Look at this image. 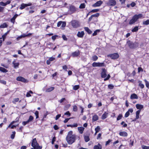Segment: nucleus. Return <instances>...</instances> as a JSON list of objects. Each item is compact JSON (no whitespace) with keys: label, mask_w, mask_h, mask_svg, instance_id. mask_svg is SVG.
<instances>
[{"label":"nucleus","mask_w":149,"mask_h":149,"mask_svg":"<svg viewBox=\"0 0 149 149\" xmlns=\"http://www.w3.org/2000/svg\"><path fill=\"white\" fill-rule=\"evenodd\" d=\"M142 17L143 15L141 14L135 15L132 17V19L129 21V24L130 25L133 24L136 22L138 19L141 18Z\"/></svg>","instance_id":"nucleus-2"},{"label":"nucleus","mask_w":149,"mask_h":149,"mask_svg":"<svg viewBox=\"0 0 149 149\" xmlns=\"http://www.w3.org/2000/svg\"><path fill=\"white\" fill-rule=\"evenodd\" d=\"M119 143V141L118 140H117L116 141L113 142V145L115 147H116L118 146V144H117Z\"/></svg>","instance_id":"nucleus-44"},{"label":"nucleus","mask_w":149,"mask_h":149,"mask_svg":"<svg viewBox=\"0 0 149 149\" xmlns=\"http://www.w3.org/2000/svg\"><path fill=\"white\" fill-rule=\"evenodd\" d=\"M143 24L148 25L149 24V19H147L146 21H143Z\"/></svg>","instance_id":"nucleus-41"},{"label":"nucleus","mask_w":149,"mask_h":149,"mask_svg":"<svg viewBox=\"0 0 149 149\" xmlns=\"http://www.w3.org/2000/svg\"><path fill=\"white\" fill-rule=\"evenodd\" d=\"M107 71L105 68H102V71L101 73V76L102 78H105L104 80L106 81L109 79L110 77V74H108L107 75Z\"/></svg>","instance_id":"nucleus-3"},{"label":"nucleus","mask_w":149,"mask_h":149,"mask_svg":"<svg viewBox=\"0 0 149 149\" xmlns=\"http://www.w3.org/2000/svg\"><path fill=\"white\" fill-rule=\"evenodd\" d=\"M78 130L79 133L81 134H82L84 130V128L82 127H78Z\"/></svg>","instance_id":"nucleus-18"},{"label":"nucleus","mask_w":149,"mask_h":149,"mask_svg":"<svg viewBox=\"0 0 149 149\" xmlns=\"http://www.w3.org/2000/svg\"><path fill=\"white\" fill-rule=\"evenodd\" d=\"M100 15V14L98 13H97L96 14L93 15H91V17H98Z\"/></svg>","instance_id":"nucleus-51"},{"label":"nucleus","mask_w":149,"mask_h":149,"mask_svg":"<svg viewBox=\"0 0 149 149\" xmlns=\"http://www.w3.org/2000/svg\"><path fill=\"white\" fill-rule=\"evenodd\" d=\"M73 132L70 131L69 132L66 137V140L69 145H71L74 143L76 139L77 135L73 134Z\"/></svg>","instance_id":"nucleus-1"},{"label":"nucleus","mask_w":149,"mask_h":149,"mask_svg":"<svg viewBox=\"0 0 149 149\" xmlns=\"http://www.w3.org/2000/svg\"><path fill=\"white\" fill-rule=\"evenodd\" d=\"M108 115V113L105 112L102 115L101 118L102 119L104 120L106 118Z\"/></svg>","instance_id":"nucleus-22"},{"label":"nucleus","mask_w":149,"mask_h":149,"mask_svg":"<svg viewBox=\"0 0 149 149\" xmlns=\"http://www.w3.org/2000/svg\"><path fill=\"white\" fill-rule=\"evenodd\" d=\"M8 26V25L6 23H3L1 24L0 26V28H6Z\"/></svg>","instance_id":"nucleus-29"},{"label":"nucleus","mask_w":149,"mask_h":149,"mask_svg":"<svg viewBox=\"0 0 149 149\" xmlns=\"http://www.w3.org/2000/svg\"><path fill=\"white\" fill-rule=\"evenodd\" d=\"M66 25V23L65 22H62V23L61 24V27L62 28L65 27Z\"/></svg>","instance_id":"nucleus-56"},{"label":"nucleus","mask_w":149,"mask_h":149,"mask_svg":"<svg viewBox=\"0 0 149 149\" xmlns=\"http://www.w3.org/2000/svg\"><path fill=\"white\" fill-rule=\"evenodd\" d=\"M16 132L15 131L12 132V134L11 135V139H13L14 138Z\"/></svg>","instance_id":"nucleus-43"},{"label":"nucleus","mask_w":149,"mask_h":149,"mask_svg":"<svg viewBox=\"0 0 149 149\" xmlns=\"http://www.w3.org/2000/svg\"><path fill=\"white\" fill-rule=\"evenodd\" d=\"M144 81L146 83V87L147 88H149V82L148 81H147V80L146 79H145Z\"/></svg>","instance_id":"nucleus-50"},{"label":"nucleus","mask_w":149,"mask_h":149,"mask_svg":"<svg viewBox=\"0 0 149 149\" xmlns=\"http://www.w3.org/2000/svg\"><path fill=\"white\" fill-rule=\"evenodd\" d=\"M10 0L7 1L6 3H4L3 1H1L0 2V5L3 6H5L7 5L10 4Z\"/></svg>","instance_id":"nucleus-11"},{"label":"nucleus","mask_w":149,"mask_h":149,"mask_svg":"<svg viewBox=\"0 0 149 149\" xmlns=\"http://www.w3.org/2000/svg\"><path fill=\"white\" fill-rule=\"evenodd\" d=\"M102 146L100 143H98L97 145L94 146L93 148V149H102Z\"/></svg>","instance_id":"nucleus-17"},{"label":"nucleus","mask_w":149,"mask_h":149,"mask_svg":"<svg viewBox=\"0 0 149 149\" xmlns=\"http://www.w3.org/2000/svg\"><path fill=\"white\" fill-rule=\"evenodd\" d=\"M140 112V110H138L136 111V119H137L139 118V114Z\"/></svg>","instance_id":"nucleus-31"},{"label":"nucleus","mask_w":149,"mask_h":149,"mask_svg":"<svg viewBox=\"0 0 149 149\" xmlns=\"http://www.w3.org/2000/svg\"><path fill=\"white\" fill-rule=\"evenodd\" d=\"M123 117L122 115L121 114H119L117 118V120H120L122 117Z\"/></svg>","instance_id":"nucleus-49"},{"label":"nucleus","mask_w":149,"mask_h":149,"mask_svg":"<svg viewBox=\"0 0 149 149\" xmlns=\"http://www.w3.org/2000/svg\"><path fill=\"white\" fill-rule=\"evenodd\" d=\"M53 128L55 130H58L59 128L58 127V126L56 125H55L54 126Z\"/></svg>","instance_id":"nucleus-63"},{"label":"nucleus","mask_w":149,"mask_h":149,"mask_svg":"<svg viewBox=\"0 0 149 149\" xmlns=\"http://www.w3.org/2000/svg\"><path fill=\"white\" fill-rule=\"evenodd\" d=\"M80 54L79 51V50H77L72 53V56L73 57H76L78 56Z\"/></svg>","instance_id":"nucleus-9"},{"label":"nucleus","mask_w":149,"mask_h":149,"mask_svg":"<svg viewBox=\"0 0 149 149\" xmlns=\"http://www.w3.org/2000/svg\"><path fill=\"white\" fill-rule=\"evenodd\" d=\"M33 117L32 116H30L27 120L29 123V122L31 121L33 119Z\"/></svg>","instance_id":"nucleus-45"},{"label":"nucleus","mask_w":149,"mask_h":149,"mask_svg":"<svg viewBox=\"0 0 149 149\" xmlns=\"http://www.w3.org/2000/svg\"><path fill=\"white\" fill-rule=\"evenodd\" d=\"M79 88V85H76L73 87V89L74 90H77Z\"/></svg>","instance_id":"nucleus-40"},{"label":"nucleus","mask_w":149,"mask_h":149,"mask_svg":"<svg viewBox=\"0 0 149 149\" xmlns=\"http://www.w3.org/2000/svg\"><path fill=\"white\" fill-rule=\"evenodd\" d=\"M29 123V122L28 121V120H27L26 121H23L22 123V124L23 125L25 126L26 124L28 123Z\"/></svg>","instance_id":"nucleus-62"},{"label":"nucleus","mask_w":149,"mask_h":149,"mask_svg":"<svg viewBox=\"0 0 149 149\" xmlns=\"http://www.w3.org/2000/svg\"><path fill=\"white\" fill-rule=\"evenodd\" d=\"M62 38L64 40L66 41L67 40V38L65 35L63 34L62 35Z\"/></svg>","instance_id":"nucleus-60"},{"label":"nucleus","mask_w":149,"mask_h":149,"mask_svg":"<svg viewBox=\"0 0 149 149\" xmlns=\"http://www.w3.org/2000/svg\"><path fill=\"white\" fill-rule=\"evenodd\" d=\"M54 89V87H51L50 88L47 89L46 90V91L47 92H49L53 90Z\"/></svg>","instance_id":"nucleus-30"},{"label":"nucleus","mask_w":149,"mask_h":149,"mask_svg":"<svg viewBox=\"0 0 149 149\" xmlns=\"http://www.w3.org/2000/svg\"><path fill=\"white\" fill-rule=\"evenodd\" d=\"M84 138L86 142H88L90 140L89 137L88 136H84Z\"/></svg>","instance_id":"nucleus-32"},{"label":"nucleus","mask_w":149,"mask_h":149,"mask_svg":"<svg viewBox=\"0 0 149 149\" xmlns=\"http://www.w3.org/2000/svg\"><path fill=\"white\" fill-rule=\"evenodd\" d=\"M98 117L96 114L94 115L92 117V120L93 122H94L97 120L98 119Z\"/></svg>","instance_id":"nucleus-19"},{"label":"nucleus","mask_w":149,"mask_h":149,"mask_svg":"<svg viewBox=\"0 0 149 149\" xmlns=\"http://www.w3.org/2000/svg\"><path fill=\"white\" fill-rule=\"evenodd\" d=\"M39 144L38 143L36 139V138H34L32 140L31 146L32 147H33L34 146H37L39 145Z\"/></svg>","instance_id":"nucleus-8"},{"label":"nucleus","mask_w":149,"mask_h":149,"mask_svg":"<svg viewBox=\"0 0 149 149\" xmlns=\"http://www.w3.org/2000/svg\"><path fill=\"white\" fill-rule=\"evenodd\" d=\"M127 44L129 47L132 49L137 48L139 46V44L136 42H134L129 40L127 42Z\"/></svg>","instance_id":"nucleus-4"},{"label":"nucleus","mask_w":149,"mask_h":149,"mask_svg":"<svg viewBox=\"0 0 149 149\" xmlns=\"http://www.w3.org/2000/svg\"><path fill=\"white\" fill-rule=\"evenodd\" d=\"M32 148H31V149H42V147L40 146L39 145H38L36 146H33L32 147Z\"/></svg>","instance_id":"nucleus-27"},{"label":"nucleus","mask_w":149,"mask_h":149,"mask_svg":"<svg viewBox=\"0 0 149 149\" xmlns=\"http://www.w3.org/2000/svg\"><path fill=\"white\" fill-rule=\"evenodd\" d=\"M84 29L88 34H91L92 33V31L88 27H85Z\"/></svg>","instance_id":"nucleus-26"},{"label":"nucleus","mask_w":149,"mask_h":149,"mask_svg":"<svg viewBox=\"0 0 149 149\" xmlns=\"http://www.w3.org/2000/svg\"><path fill=\"white\" fill-rule=\"evenodd\" d=\"M15 60L14 59L12 62V64L13 65V67L15 69L18 68L19 67V62L16 63Z\"/></svg>","instance_id":"nucleus-7"},{"label":"nucleus","mask_w":149,"mask_h":149,"mask_svg":"<svg viewBox=\"0 0 149 149\" xmlns=\"http://www.w3.org/2000/svg\"><path fill=\"white\" fill-rule=\"evenodd\" d=\"M66 100V99L65 98H63L62 99H61L60 100H59L58 101V102L60 103H62L63 102H64V101H65Z\"/></svg>","instance_id":"nucleus-55"},{"label":"nucleus","mask_w":149,"mask_h":149,"mask_svg":"<svg viewBox=\"0 0 149 149\" xmlns=\"http://www.w3.org/2000/svg\"><path fill=\"white\" fill-rule=\"evenodd\" d=\"M98 57L96 55H94L92 57V60L93 61H96L98 59Z\"/></svg>","instance_id":"nucleus-38"},{"label":"nucleus","mask_w":149,"mask_h":149,"mask_svg":"<svg viewBox=\"0 0 149 149\" xmlns=\"http://www.w3.org/2000/svg\"><path fill=\"white\" fill-rule=\"evenodd\" d=\"M18 15L17 14H15L13 17L10 19V22L13 24H14L15 22V20Z\"/></svg>","instance_id":"nucleus-15"},{"label":"nucleus","mask_w":149,"mask_h":149,"mask_svg":"<svg viewBox=\"0 0 149 149\" xmlns=\"http://www.w3.org/2000/svg\"><path fill=\"white\" fill-rule=\"evenodd\" d=\"M32 35V33H29L27 34L24 33L21 35V36L22 38H25L26 37H29Z\"/></svg>","instance_id":"nucleus-28"},{"label":"nucleus","mask_w":149,"mask_h":149,"mask_svg":"<svg viewBox=\"0 0 149 149\" xmlns=\"http://www.w3.org/2000/svg\"><path fill=\"white\" fill-rule=\"evenodd\" d=\"M99 9H96L92 10L91 11L92 13H96L98 12L99 10Z\"/></svg>","instance_id":"nucleus-58"},{"label":"nucleus","mask_w":149,"mask_h":149,"mask_svg":"<svg viewBox=\"0 0 149 149\" xmlns=\"http://www.w3.org/2000/svg\"><path fill=\"white\" fill-rule=\"evenodd\" d=\"M136 107L137 109H139V110H141L143 108V105L139 104H137L136 105Z\"/></svg>","instance_id":"nucleus-20"},{"label":"nucleus","mask_w":149,"mask_h":149,"mask_svg":"<svg viewBox=\"0 0 149 149\" xmlns=\"http://www.w3.org/2000/svg\"><path fill=\"white\" fill-rule=\"evenodd\" d=\"M78 124L77 123H74L73 125H67V127H77Z\"/></svg>","instance_id":"nucleus-24"},{"label":"nucleus","mask_w":149,"mask_h":149,"mask_svg":"<svg viewBox=\"0 0 149 149\" xmlns=\"http://www.w3.org/2000/svg\"><path fill=\"white\" fill-rule=\"evenodd\" d=\"M98 67H103L105 66V64L104 62L99 63L98 62Z\"/></svg>","instance_id":"nucleus-42"},{"label":"nucleus","mask_w":149,"mask_h":149,"mask_svg":"<svg viewBox=\"0 0 149 149\" xmlns=\"http://www.w3.org/2000/svg\"><path fill=\"white\" fill-rule=\"evenodd\" d=\"M63 69L65 70L66 71H67V70L68 69V67L66 65H65L63 66L62 67Z\"/></svg>","instance_id":"nucleus-61"},{"label":"nucleus","mask_w":149,"mask_h":149,"mask_svg":"<svg viewBox=\"0 0 149 149\" xmlns=\"http://www.w3.org/2000/svg\"><path fill=\"white\" fill-rule=\"evenodd\" d=\"M73 110L75 112H76L77 111V107L76 105H74L73 106Z\"/></svg>","instance_id":"nucleus-46"},{"label":"nucleus","mask_w":149,"mask_h":149,"mask_svg":"<svg viewBox=\"0 0 149 149\" xmlns=\"http://www.w3.org/2000/svg\"><path fill=\"white\" fill-rule=\"evenodd\" d=\"M16 80L17 81H20L25 83L28 82V81H27L26 79L23 77L21 76L18 77L16 78Z\"/></svg>","instance_id":"nucleus-6"},{"label":"nucleus","mask_w":149,"mask_h":149,"mask_svg":"<svg viewBox=\"0 0 149 149\" xmlns=\"http://www.w3.org/2000/svg\"><path fill=\"white\" fill-rule=\"evenodd\" d=\"M139 86L141 88H143L144 87V85L141 83V81H139Z\"/></svg>","instance_id":"nucleus-37"},{"label":"nucleus","mask_w":149,"mask_h":149,"mask_svg":"<svg viewBox=\"0 0 149 149\" xmlns=\"http://www.w3.org/2000/svg\"><path fill=\"white\" fill-rule=\"evenodd\" d=\"M102 1H99L93 5V6L94 7L99 6L102 3Z\"/></svg>","instance_id":"nucleus-10"},{"label":"nucleus","mask_w":149,"mask_h":149,"mask_svg":"<svg viewBox=\"0 0 149 149\" xmlns=\"http://www.w3.org/2000/svg\"><path fill=\"white\" fill-rule=\"evenodd\" d=\"M95 131L96 132H98L100 130V127L99 126H97L95 128Z\"/></svg>","instance_id":"nucleus-52"},{"label":"nucleus","mask_w":149,"mask_h":149,"mask_svg":"<svg viewBox=\"0 0 149 149\" xmlns=\"http://www.w3.org/2000/svg\"><path fill=\"white\" fill-rule=\"evenodd\" d=\"M55 60V58L54 57H52L49 58L48 60L46 61V63L47 65H49L50 64L51 62Z\"/></svg>","instance_id":"nucleus-13"},{"label":"nucleus","mask_w":149,"mask_h":149,"mask_svg":"<svg viewBox=\"0 0 149 149\" xmlns=\"http://www.w3.org/2000/svg\"><path fill=\"white\" fill-rule=\"evenodd\" d=\"M84 35V31H81V32L78 31L77 36L79 38H83Z\"/></svg>","instance_id":"nucleus-14"},{"label":"nucleus","mask_w":149,"mask_h":149,"mask_svg":"<svg viewBox=\"0 0 149 149\" xmlns=\"http://www.w3.org/2000/svg\"><path fill=\"white\" fill-rule=\"evenodd\" d=\"M0 71L3 73H6L8 72L7 70L1 67H0Z\"/></svg>","instance_id":"nucleus-25"},{"label":"nucleus","mask_w":149,"mask_h":149,"mask_svg":"<svg viewBox=\"0 0 149 149\" xmlns=\"http://www.w3.org/2000/svg\"><path fill=\"white\" fill-rule=\"evenodd\" d=\"M143 149H149V146H143L142 147Z\"/></svg>","instance_id":"nucleus-64"},{"label":"nucleus","mask_w":149,"mask_h":149,"mask_svg":"<svg viewBox=\"0 0 149 149\" xmlns=\"http://www.w3.org/2000/svg\"><path fill=\"white\" fill-rule=\"evenodd\" d=\"M19 99L18 98H15L13 99V102L14 104H15L16 102L19 101Z\"/></svg>","instance_id":"nucleus-48"},{"label":"nucleus","mask_w":149,"mask_h":149,"mask_svg":"<svg viewBox=\"0 0 149 149\" xmlns=\"http://www.w3.org/2000/svg\"><path fill=\"white\" fill-rule=\"evenodd\" d=\"M58 36L57 35H55L52 36V38L53 40H54Z\"/></svg>","instance_id":"nucleus-59"},{"label":"nucleus","mask_w":149,"mask_h":149,"mask_svg":"<svg viewBox=\"0 0 149 149\" xmlns=\"http://www.w3.org/2000/svg\"><path fill=\"white\" fill-rule=\"evenodd\" d=\"M98 63L95 62H93L92 64L93 67H98Z\"/></svg>","instance_id":"nucleus-47"},{"label":"nucleus","mask_w":149,"mask_h":149,"mask_svg":"<svg viewBox=\"0 0 149 149\" xmlns=\"http://www.w3.org/2000/svg\"><path fill=\"white\" fill-rule=\"evenodd\" d=\"M119 134L121 136L124 137L127 136L128 135L127 132L125 131L120 132Z\"/></svg>","instance_id":"nucleus-16"},{"label":"nucleus","mask_w":149,"mask_h":149,"mask_svg":"<svg viewBox=\"0 0 149 149\" xmlns=\"http://www.w3.org/2000/svg\"><path fill=\"white\" fill-rule=\"evenodd\" d=\"M138 26H136L132 30V31L133 32H136L138 31Z\"/></svg>","instance_id":"nucleus-35"},{"label":"nucleus","mask_w":149,"mask_h":149,"mask_svg":"<svg viewBox=\"0 0 149 149\" xmlns=\"http://www.w3.org/2000/svg\"><path fill=\"white\" fill-rule=\"evenodd\" d=\"M86 5L84 3H81L79 6V8L80 9H84L85 8Z\"/></svg>","instance_id":"nucleus-33"},{"label":"nucleus","mask_w":149,"mask_h":149,"mask_svg":"<svg viewBox=\"0 0 149 149\" xmlns=\"http://www.w3.org/2000/svg\"><path fill=\"white\" fill-rule=\"evenodd\" d=\"M130 98L131 99H137L138 97L136 94L133 93L131 95Z\"/></svg>","instance_id":"nucleus-23"},{"label":"nucleus","mask_w":149,"mask_h":149,"mask_svg":"<svg viewBox=\"0 0 149 149\" xmlns=\"http://www.w3.org/2000/svg\"><path fill=\"white\" fill-rule=\"evenodd\" d=\"M70 104H67L64 107V110H66L70 107Z\"/></svg>","instance_id":"nucleus-39"},{"label":"nucleus","mask_w":149,"mask_h":149,"mask_svg":"<svg viewBox=\"0 0 149 149\" xmlns=\"http://www.w3.org/2000/svg\"><path fill=\"white\" fill-rule=\"evenodd\" d=\"M71 25L73 28L76 29L79 27L80 26L79 22L76 20H72L70 22Z\"/></svg>","instance_id":"nucleus-5"},{"label":"nucleus","mask_w":149,"mask_h":149,"mask_svg":"<svg viewBox=\"0 0 149 149\" xmlns=\"http://www.w3.org/2000/svg\"><path fill=\"white\" fill-rule=\"evenodd\" d=\"M69 10L72 13H74L76 10V8L74 6L71 5L70 6Z\"/></svg>","instance_id":"nucleus-12"},{"label":"nucleus","mask_w":149,"mask_h":149,"mask_svg":"<svg viewBox=\"0 0 149 149\" xmlns=\"http://www.w3.org/2000/svg\"><path fill=\"white\" fill-rule=\"evenodd\" d=\"M56 137L55 136H54L53 137L52 141V144H53L54 143V142L56 141Z\"/></svg>","instance_id":"nucleus-57"},{"label":"nucleus","mask_w":149,"mask_h":149,"mask_svg":"<svg viewBox=\"0 0 149 149\" xmlns=\"http://www.w3.org/2000/svg\"><path fill=\"white\" fill-rule=\"evenodd\" d=\"M107 5L108 6H112V0H109L107 3Z\"/></svg>","instance_id":"nucleus-53"},{"label":"nucleus","mask_w":149,"mask_h":149,"mask_svg":"<svg viewBox=\"0 0 149 149\" xmlns=\"http://www.w3.org/2000/svg\"><path fill=\"white\" fill-rule=\"evenodd\" d=\"M26 7V4L23 3L21 5V6L19 7V9L21 10H22Z\"/></svg>","instance_id":"nucleus-34"},{"label":"nucleus","mask_w":149,"mask_h":149,"mask_svg":"<svg viewBox=\"0 0 149 149\" xmlns=\"http://www.w3.org/2000/svg\"><path fill=\"white\" fill-rule=\"evenodd\" d=\"M35 114L36 116V118H39V112L38 111H36Z\"/></svg>","instance_id":"nucleus-54"},{"label":"nucleus","mask_w":149,"mask_h":149,"mask_svg":"<svg viewBox=\"0 0 149 149\" xmlns=\"http://www.w3.org/2000/svg\"><path fill=\"white\" fill-rule=\"evenodd\" d=\"M100 31V29H97L95 31L94 33H93V36H96L97 35V33L99 32Z\"/></svg>","instance_id":"nucleus-36"},{"label":"nucleus","mask_w":149,"mask_h":149,"mask_svg":"<svg viewBox=\"0 0 149 149\" xmlns=\"http://www.w3.org/2000/svg\"><path fill=\"white\" fill-rule=\"evenodd\" d=\"M119 57V55L117 53L112 54V59H117Z\"/></svg>","instance_id":"nucleus-21"}]
</instances>
